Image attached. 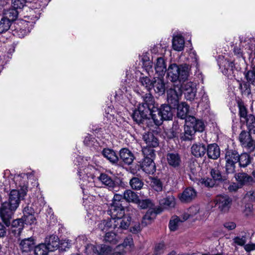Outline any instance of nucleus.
Listing matches in <instances>:
<instances>
[{
  "mask_svg": "<svg viewBox=\"0 0 255 255\" xmlns=\"http://www.w3.org/2000/svg\"><path fill=\"white\" fill-rule=\"evenodd\" d=\"M25 174L17 175L14 177L18 189L12 190L9 194L8 201L1 204L0 218L7 227H9L13 214L19 206L20 201L23 200L27 194L28 182L23 180Z\"/></svg>",
  "mask_w": 255,
  "mask_h": 255,
  "instance_id": "f257e3e1",
  "label": "nucleus"
},
{
  "mask_svg": "<svg viewBox=\"0 0 255 255\" xmlns=\"http://www.w3.org/2000/svg\"><path fill=\"white\" fill-rule=\"evenodd\" d=\"M155 150L151 148H143L142 152L144 158L139 162L137 170L141 169L147 174H153L156 171V166L154 162L156 154Z\"/></svg>",
  "mask_w": 255,
  "mask_h": 255,
  "instance_id": "f03ea898",
  "label": "nucleus"
},
{
  "mask_svg": "<svg viewBox=\"0 0 255 255\" xmlns=\"http://www.w3.org/2000/svg\"><path fill=\"white\" fill-rule=\"evenodd\" d=\"M168 79L173 82H185L189 76V67L187 64L178 65L171 64L167 70Z\"/></svg>",
  "mask_w": 255,
  "mask_h": 255,
  "instance_id": "7ed1b4c3",
  "label": "nucleus"
},
{
  "mask_svg": "<svg viewBox=\"0 0 255 255\" xmlns=\"http://www.w3.org/2000/svg\"><path fill=\"white\" fill-rule=\"evenodd\" d=\"M133 121L138 126L145 128L153 126V121L149 109H145L143 105H138L132 115Z\"/></svg>",
  "mask_w": 255,
  "mask_h": 255,
  "instance_id": "20e7f679",
  "label": "nucleus"
},
{
  "mask_svg": "<svg viewBox=\"0 0 255 255\" xmlns=\"http://www.w3.org/2000/svg\"><path fill=\"white\" fill-rule=\"evenodd\" d=\"M173 109L172 106L168 104H162L159 107L157 106V110L151 115L153 122L156 126L161 125L164 121L171 120L173 118Z\"/></svg>",
  "mask_w": 255,
  "mask_h": 255,
  "instance_id": "39448f33",
  "label": "nucleus"
},
{
  "mask_svg": "<svg viewBox=\"0 0 255 255\" xmlns=\"http://www.w3.org/2000/svg\"><path fill=\"white\" fill-rule=\"evenodd\" d=\"M98 178L103 185L106 186L110 190H114L115 188L118 187H124L125 186L123 179L119 177L113 178L111 176L105 173H101Z\"/></svg>",
  "mask_w": 255,
  "mask_h": 255,
  "instance_id": "423d86ee",
  "label": "nucleus"
},
{
  "mask_svg": "<svg viewBox=\"0 0 255 255\" xmlns=\"http://www.w3.org/2000/svg\"><path fill=\"white\" fill-rule=\"evenodd\" d=\"M239 141L243 147L252 150L255 147V132L242 131L239 136Z\"/></svg>",
  "mask_w": 255,
  "mask_h": 255,
  "instance_id": "0eeeda50",
  "label": "nucleus"
},
{
  "mask_svg": "<svg viewBox=\"0 0 255 255\" xmlns=\"http://www.w3.org/2000/svg\"><path fill=\"white\" fill-rule=\"evenodd\" d=\"M182 94L180 87L177 86L174 88H170L167 91V100L168 105L172 108L177 107L179 104V99Z\"/></svg>",
  "mask_w": 255,
  "mask_h": 255,
  "instance_id": "6e6552de",
  "label": "nucleus"
},
{
  "mask_svg": "<svg viewBox=\"0 0 255 255\" xmlns=\"http://www.w3.org/2000/svg\"><path fill=\"white\" fill-rule=\"evenodd\" d=\"M232 200L227 195L217 196L215 199L216 206L222 213H226L229 210Z\"/></svg>",
  "mask_w": 255,
  "mask_h": 255,
  "instance_id": "1a4fd4ad",
  "label": "nucleus"
},
{
  "mask_svg": "<svg viewBox=\"0 0 255 255\" xmlns=\"http://www.w3.org/2000/svg\"><path fill=\"white\" fill-rule=\"evenodd\" d=\"M185 123L189 126L196 132H202L205 128V125L202 120L196 118L194 116H189L186 119Z\"/></svg>",
  "mask_w": 255,
  "mask_h": 255,
  "instance_id": "9d476101",
  "label": "nucleus"
},
{
  "mask_svg": "<svg viewBox=\"0 0 255 255\" xmlns=\"http://www.w3.org/2000/svg\"><path fill=\"white\" fill-rule=\"evenodd\" d=\"M108 214L111 216L113 220L123 217L125 215V208L122 204L112 203L109 207Z\"/></svg>",
  "mask_w": 255,
  "mask_h": 255,
  "instance_id": "9b49d317",
  "label": "nucleus"
},
{
  "mask_svg": "<svg viewBox=\"0 0 255 255\" xmlns=\"http://www.w3.org/2000/svg\"><path fill=\"white\" fill-rule=\"evenodd\" d=\"M143 102L139 104L138 105H143L145 109H149V111L150 112L151 115L154 112V110H157V104L154 100L153 96L150 93H146L143 96H142Z\"/></svg>",
  "mask_w": 255,
  "mask_h": 255,
  "instance_id": "f8f14e48",
  "label": "nucleus"
},
{
  "mask_svg": "<svg viewBox=\"0 0 255 255\" xmlns=\"http://www.w3.org/2000/svg\"><path fill=\"white\" fill-rule=\"evenodd\" d=\"M197 196V192L195 189L189 187L186 188L179 195L180 200L183 203H190L194 200Z\"/></svg>",
  "mask_w": 255,
  "mask_h": 255,
  "instance_id": "ddd939ff",
  "label": "nucleus"
},
{
  "mask_svg": "<svg viewBox=\"0 0 255 255\" xmlns=\"http://www.w3.org/2000/svg\"><path fill=\"white\" fill-rule=\"evenodd\" d=\"M183 92L187 100L192 101L194 100L196 94V89L192 83H187L180 87Z\"/></svg>",
  "mask_w": 255,
  "mask_h": 255,
  "instance_id": "4468645a",
  "label": "nucleus"
},
{
  "mask_svg": "<svg viewBox=\"0 0 255 255\" xmlns=\"http://www.w3.org/2000/svg\"><path fill=\"white\" fill-rule=\"evenodd\" d=\"M166 159L168 165L174 169H179L181 165L182 160L180 155L175 152L168 153Z\"/></svg>",
  "mask_w": 255,
  "mask_h": 255,
  "instance_id": "2eb2a0df",
  "label": "nucleus"
},
{
  "mask_svg": "<svg viewBox=\"0 0 255 255\" xmlns=\"http://www.w3.org/2000/svg\"><path fill=\"white\" fill-rule=\"evenodd\" d=\"M119 161L122 160L125 164L129 165L135 159L133 153L128 148H123L119 151Z\"/></svg>",
  "mask_w": 255,
  "mask_h": 255,
  "instance_id": "dca6fc26",
  "label": "nucleus"
},
{
  "mask_svg": "<svg viewBox=\"0 0 255 255\" xmlns=\"http://www.w3.org/2000/svg\"><path fill=\"white\" fill-rule=\"evenodd\" d=\"M210 173L215 183L218 182L219 183H227L229 182L228 176L225 173L222 174L218 167L211 168Z\"/></svg>",
  "mask_w": 255,
  "mask_h": 255,
  "instance_id": "f3484780",
  "label": "nucleus"
},
{
  "mask_svg": "<svg viewBox=\"0 0 255 255\" xmlns=\"http://www.w3.org/2000/svg\"><path fill=\"white\" fill-rule=\"evenodd\" d=\"M114 230L127 229L131 222V217L129 216H125L119 219H114Z\"/></svg>",
  "mask_w": 255,
  "mask_h": 255,
  "instance_id": "a211bd4d",
  "label": "nucleus"
},
{
  "mask_svg": "<svg viewBox=\"0 0 255 255\" xmlns=\"http://www.w3.org/2000/svg\"><path fill=\"white\" fill-rule=\"evenodd\" d=\"M44 244L50 252H53L59 248L60 240L58 236L52 235L45 238Z\"/></svg>",
  "mask_w": 255,
  "mask_h": 255,
  "instance_id": "6ab92c4d",
  "label": "nucleus"
},
{
  "mask_svg": "<svg viewBox=\"0 0 255 255\" xmlns=\"http://www.w3.org/2000/svg\"><path fill=\"white\" fill-rule=\"evenodd\" d=\"M10 225H11L10 233L15 237H19L24 228L23 221L21 218L17 219L10 222Z\"/></svg>",
  "mask_w": 255,
  "mask_h": 255,
  "instance_id": "aec40b11",
  "label": "nucleus"
},
{
  "mask_svg": "<svg viewBox=\"0 0 255 255\" xmlns=\"http://www.w3.org/2000/svg\"><path fill=\"white\" fill-rule=\"evenodd\" d=\"M143 139L146 144V146L143 148L148 147L153 149L159 145V140L157 137L151 132H148L144 134Z\"/></svg>",
  "mask_w": 255,
  "mask_h": 255,
  "instance_id": "412c9836",
  "label": "nucleus"
},
{
  "mask_svg": "<svg viewBox=\"0 0 255 255\" xmlns=\"http://www.w3.org/2000/svg\"><path fill=\"white\" fill-rule=\"evenodd\" d=\"M35 244V240L33 238H25L20 242L19 248L22 252L28 253L33 251Z\"/></svg>",
  "mask_w": 255,
  "mask_h": 255,
  "instance_id": "4be33fe9",
  "label": "nucleus"
},
{
  "mask_svg": "<svg viewBox=\"0 0 255 255\" xmlns=\"http://www.w3.org/2000/svg\"><path fill=\"white\" fill-rule=\"evenodd\" d=\"M102 155L112 164L119 165V158L116 152L112 149L105 148L102 151Z\"/></svg>",
  "mask_w": 255,
  "mask_h": 255,
  "instance_id": "5701e85b",
  "label": "nucleus"
},
{
  "mask_svg": "<svg viewBox=\"0 0 255 255\" xmlns=\"http://www.w3.org/2000/svg\"><path fill=\"white\" fill-rule=\"evenodd\" d=\"M152 89L158 96H161L165 91V83L163 79L161 78H154Z\"/></svg>",
  "mask_w": 255,
  "mask_h": 255,
  "instance_id": "b1692460",
  "label": "nucleus"
},
{
  "mask_svg": "<svg viewBox=\"0 0 255 255\" xmlns=\"http://www.w3.org/2000/svg\"><path fill=\"white\" fill-rule=\"evenodd\" d=\"M182 129L177 122L174 121L172 128L166 132V135L168 139L178 138L181 139Z\"/></svg>",
  "mask_w": 255,
  "mask_h": 255,
  "instance_id": "393cba45",
  "label": "nucleus"
},
{
  "mask_svg": "<svg viewBox=\"0 0 255 255\" xmlns=\"http://www.w3.org/2000/svg\"><path fill=\"white\" fill-rule=\"evenodd\" d=\"M207 147L203 143H196L191 146V153L195 157H201L206 153Z\"/></svg>",
  "mask_w": 255,
  "mask_h": 255,
  "instance_id": "a878e982",
  "label": "nucleus"
},
{
  "mask_svg": "<svg viewBox=\"0 0 255 255\" xmlns=\"http://www.w3.org/2000/svg\"><path fill=\"white\" fill-rule=\"evenodd\" d=\"M173 108V109H177V116L178 118L186 121V119L188 117L187 115L189 111V106L186 103L182 102L179 104L177 107Z\"/></svg>",
  "mask_w": 255,
  "mask_h": 255,
  "instance_id": "bb28decb",
  "label": "nucleus"
},
{
  "mask_svg": "<svg viewBox=\"0 0 255 255\" xmlns=\"http://www.w3.org/2000/svg\"><path fill=\"white\" fill-rule=\"evenodd\" d=\"M154 69L156 73L160 76H163L167 70L166 61L162 57H158L156 59Z\"/></svg>",
  "mask_w": 255,
  "mask_h": 255,
  "instance_id": "cd10ccee",
  "label": "nucleus"
},
{
  "mask_svg": "<svg viewBox=\"0 0 255 255\" xmlns=\"http://www.w3.org/2000/svg\"><path fill=\"white\" fill-rule=\"evenodd\" d=\"M206 149V153L209 158L215 160L220 157V149L217 144H209Z\"/></svg>",
  "mask_w": 255,
  "mask_h": 255,
  "instance_id": "c85d7f7f",
  "label": "nucleus"
},
{
  "mask_svg": "<svg viewBox=\"0 0 255 255\" xmlns=\"http://www.w3.org/2000/svg\"><path fill=\"white\" fill-rule=\"evenodd\" d=\"M194 129H193L185 123L184 126V131H181V139L182 141H190L194 139L196 133Z\"/></svg>",
  "mask_w": 255,
  "mask_h": 255,
  "instance_id": "c756f323",
  "label": "nucleus"
},
{
  "mask_svg": "<svg viewBox=\"0 0 255 255\" xmlns=\"http://www.w3.org/2000/svg\"><path fill=\"white\" fill-rule=\"evenodd\" d=\"M160 207L162 211L164 209L173 207L175 205V198L172 195H169L159 200Z\"/></svg>",
  "mask_w": 255,
  "mask_h": 255,
  "instance_id": "7c9ffc66",
  "label": "nucleus"
},
{
  "mask_svg": "<svg viewBox=\"0 0 255 255\" xmlns=\"http://www.w3.org/2000/svg\"><path fill=\"white\" fill-rule=\"evenodd\" d=\"M235 101L239 109V115L241 120L248 115V110L247 106L241 98L239 97H236Z\"/></svg>",
  "mask_w": 255,
  "mask_h": 255,
  "instance_id": "2f4dec72",
  "label": "nucleus"
},
{
  "mask_svg": "<svg viewBox=\"0 0 255 255\" xmlns=\"http://www.w3.org/2000/svg\"><path fill=\"white\" fill-rule=\"evenodd\" d=\"M241 123L246 124L248 129L250 132H255V117L252 114H250L246 116L245 118H243L240 120Z\"/></svg>",
  "mask_w": 255,
  "mask_h": 255,
  "instance_id": "473e14b6",
  "label": "nucleus"
},
{
  "mask_svg": "<svg viewBox=\"0 0 255 255\" xmlns=\"http://www.w3.org/2000/svg\"><path fill=\"white\" fill-rule=\"evenodd\" d=\"M238 82L239 84V89L241 94L249 97L252 95L251 84L243 80H238Z\"/></svg>",
  "mask_w": 255,
  "mask_h": 255,
  "instance_id": "72a5a7b5",
  "label": "nucleus"
},
{
  "mask_svg": "<svg viewBox=\"0 0 255 255\" xmlns=\"http://www.w3.org/2000/svg\"><path fill=\"white\" fill-rule=\"evenodd\" d=\"M114 220L113 219L104 220L98 224V229L103 233H107L110 230L114 229Z\"/></svg>",
  "mask_w": 255,
  "mask_h": 255,
  "instance_id": "f704fd0d",
  "label": "nucleus"
},
{
  "mask_svg": "<svg viewBox=\"0 0 255 255\" xmlns=\"http://www.w3.org/2000/svg\"><path fill=\"white\" fill-rule=\"evenodd\" d=\"M184 39L182 36H176L173 38L172 47L174 50L181 51L184 47Z\"/></svg>",
  "mask_w": 255,
  "mask_h": 255,
  "instance_id": "c9c22d12",
  "label": "nucleus"
},
{
  "mask_svg": "<svg viewBox=\"0 0 255 255\" xmlns=\"http://www.w3.org/2000/svg\"><path fill=\"white\" fill-rule=\"evenodd\" d=\"M239 154L235 149L227 148L226 150L225 160L234 161L237 163L239 160Z\"/></svg>",
  "mask_w": 255,
  "mask_h": 255,
  "instance_id": "e433bc0d",
  "label": "nucleus"
},
{
  "mask_svg": "<svg viewBox=\"0 0 255 255\" xmlns=\"http://www.w3.org/2000/svg\"><path fill=\"white\" fill-rule=\"evenodd\" d=\"M19 11L14 7L9 8L4 11L3 15L12 23L18 16Z\"/></svg>",
  "mask_w": 255,
  "mask_h": 255,
  "instance_id": "4c0bfd02",
  "label": "nucleus"
},
{
  "mask_svg": "<svg viewBox=\"0 0 255 255\" xmlns=\"http://www.w3.org/2000/svg\"><path fill=\"white\" fill-rule=\"evenodd\" d=\"M221 68L223 74L229 76L233 74L235 65L233 62L225 61L224 65Z\"/></svg>",
  "mask_w": 255,
  "mask_h": 255,
  "instance_id": "58836bf2",
  "label": "nucleus"
},
{
  "mask_svg": "<svg viewBox=\"0 0 255 255\" xmlns=\"http://www.w3.org/2000/svg\"><path fill=\"white\" fill-rule=\"evenodd\" d=\"M124 199L128 202L136 203L138 201V196L131 190H126L124 192Z\"/></svg>",
  "mask_w": 255,
  "mask_h": 255,
  "instance_id": "ea45409f",
  "label": "nucleus"
},
{
  "mask_svg": "<svg viewBox=\"0 0 255 255\" xmlns=\"http://www.w3.org/2000/svg\"><path fill=\"white\" fill-rule=\"evenodd\" d=\"M239 162L240 167L245 168L249 165L251 162L252 158L250 155L247 153H243L241 155L239 154Z\"/></svg>",
  "mask_w": 255,
  "mask_h": 255,
  "instance_id": "a19ab883",
  "label": "nucleus"
},
{
  "mask_svg": "<svg viewBox=\"0 0 255 255\" xmlns=\"http://www.w3.org/2000/svg\"><path fill=\"white\" fill-rule=\"evenodd\" d=\"M33 250L34 255H48L50 252L44 243L39 244L37 246L35 245Z\"/></svg>",
  "mask_w": 255,
  "mask_h": 255,
  "instance_id": "79ce46f5",
  "label": "nucleus"
},
{
  "mask_svg": "<svg viewBox=\"0 0 255 255\" xmlns=\"http://www.w3.org/2000/svg\"><path fill=\"white\" fill-rule=\"evenodd\" d=\"M11 25L12 23L10 20L2 15L0 20V33L7 31L10 28Z\"/></svg>",
  "mask_w": 255,
  "mask_h": 255,
  "instance_id": "37998d69",
  "label": "nucleus"
},
{
  "mask_svg": "<svg viewBox=\"0 0 255 255\" xmlns=\"http://www.w3.org/2000/svg\"><path fill=\"white\" fill-rule=\"evenodd\" d=\"M245 49L248 54L249 58L255 57V40H250L246 45Z\"/></svg>",
  "mask_w": 255,
  "mask_h": 255,
  "instance_id": "c03bdc74",
  "label": "nucleus"
},
{
  "mask_svg": "<svg viewBox=\"0 0 255 255\" xmlns=\"http://www.w3.org/2000/svg\"><path fill=\"white\" fill-rule=\"evenodd\" d=\"M161 212L162 210L160 209H157L156 210L154 209H149L143 216L144 221L146 220L151 223L155 218L156 215Z\"/></svg>",
  "mask_w": 255,
  "mask_h": 255,
  "instance_id": "a18cd8bd",
  "label": "nucleus"
},
{
  "mask_svg": "<svg viewBox=\"0 0 255 255\" xmlns=\"http://www.w3.org/2000/svg\"><path fill=\"white\" fill-rule=\"evenodd\" d=\"M104 241L106 243H110L113 245H116L118 243L117 235L115 233L109 231L107 232L104 236Z\"/></svg>",
  "mask_w": 255,
  "mask_h": 255,
  "instance_id": "49530a36",
  "label": "nucleus"
},
{
  "mask_svg": "<svg viewBox=\"0 0 255 255\" xmlns=\"http://www.w3.org/2000/svg\"><path fill=\"white\" fill-rule=\"evenodd\" d=\"M129 184L132 189L140 190L143 185V182L140 178L133 177L130 180Z\"/></svg>",
  "mask_w": 255,
  "mask_h": 255,
  "instance_id": "de8ad7c7",
  "label": "nucleus"
},
{
  "mask_svg": "<svg viewBox=\"0 0 255 255\" xmlns=\"http://www.w3.org/2000/svg\"><path fill=\"white\" fill-rule=\"evenodd\" d=\"M139 82L142 86H144L150 92L152 89L153 80L151 81L147 76H142L139 78Z\"/></svg>",
  "mask_w": 255,
  "mask_h": 255,
  "instance_id": "09e8293b",
  "label": "nucleus"
},
{
  "mask_svg": "<svg viewBox=\"0 0 255 255\" xmlns=\"http://www.w3.org/2000/svg\"><path fill=\"white\" fill-rule=\"evenodd\" d=\"M136 203L138 204L141 209H143L147 208H149V209H153V207L154 206L151 200L148 199L140 200L138 198V201Z\"/></svg>",
  "mask_w": 255,
  "mask_h": 255,
  "instance_id": "8fccbe9b",
  "label": "nucleus"
},
{
  "mask_svg": "<svg viewBox=\"0 0 255 255\" xmlns=\"http://www.w3.org/2000/svg\"><path fill=\"white\" fill-rule=\"evenodd\" d=\"M236 180L241 184L249 182L252 180V177L245 173H239L235 175Z\"/></svg>",
  "mask_w": 255,
  "mask_h": 255,
  "instance_id": "3c124183",
  "label": "nucleus"
},
{
  "mask_svg": "<svg viewBox=\"0 0 255 255\" xmlns=\"http://www.w3.org/2000/svg\"><path fill=\"white\" fill-rule=\"evenodd\" d=\"M14 28L13 29L12 26L11 29L12 31V34L14 36H17L19 38H23L26 34L27 31L25 29L21 28L19 25L14 26Z\"/></svg>",
  "mask_w": 255,
  "mask_h": 255,
  "instance_id": "603ef678",
  "label": "nucleus"
},
{
  "mask_svg": "<svg viewBox=\"0 0 255 255\" xmlns=\"http://www.w3.org/2000/svg\"><path fill=\"white\" fill-rule=\"evenodd\" d=\"M151 183L153 188L156 191L160 192L162 190L163 184L160 179L156 177H153L151 178Z\"/></svg>",
  "mask_w": 255,
  "mask_h": 255,
  "instance_id": "864d4df0",
  "label": "nucleus"
},
{
  "mask_svg": "<svg viewBox=\"0 0 255 255\" xmlns=\"http://www.w3.org/2000/svg\"><path fill=\"white\" fill-rule=\"evenodd\" d=\"M236 163L234 161H229L226 160V173L225 174L228 176L229 174H232L235 172Z\"/></svg>",
  "mask_w": 255,
  "mask_h": 255,
  "instance_id": "5fc2aeb1",
  "label": "nucleus"
},
{
  "mask_svg": "<svg viewBox=\"0 0 255 255\" xmlns=\"http://www.w3.org/2000/svg\"><path fill=\"white\" fill-rule=\"evenodd\" d=\"M166 249L164 243L156 244L154 247V253L152 255H161L164 254Z\"/></svg>",
  "mask_w": 255,
  "mask_h": 255,
  "instance_id": "6e6d98bb",
  "label": "nucleus"
},
{
  "mask_svg": "<svg viewBox=\"0 0 255 255\" xmlns=\"http://www.w3.org/2000/svg\"><path fill=\"white\" fill-rule=\"evenodd\" d=\"M97 253L98 255H110L112 252V248L108 245H102Z\"/></svg>",
  "mask_w": 255,
  "mask_h": 255,
  "instance_id": "4d7b16f0",
  "label": "nucleus"
},
{
  "mask_svg": "<svg viewBox=\"0 0 255 255\" xmlns=\"http://www.w3.org/2000/svg\"><path fill=\"white\" fill-rule=\"evenodd\" d=\"M245 77L247 82L253 86H255V73L250 70L245 73Z\"/></svg>",
  "mask_w": 255,
  "mask_h": 255,
  "instance_id": "13d9d810",
  "label": "nucleus"
},
{
  "mask_svg": "<svg viewBox=\"0 0 255 255\" xmlns=\"http://www.w3.org/2000/svg\"><path fill=\"white\" fill-rule=\"evenodd\" d=\"M23 221V223L26 225H32L36 221L34 214L23 215L21 218Z\"/></svg>",
  "mask_w": 255,
  "mask_h": 255,
  "instance_id": "bf43d9fd",
  "label": "nucleus"
},
{
  "mask_svg": "<svg viewBox=\"0 0 255 255\" xmlns=\"http://www.w3.org/2000/svg\"><path fill=\"white\" fill-rule=\"evenodd\" d=\"M26 0H12V6L16 9H21L26 4Z\"/></svg>",
  "mask_w": 255,
  "mask_h": 255,
  "instance_id": "052dcab7",
  "label": "nucleus"
},
{
  "mask_svg": "<svg viewBox=\"0 0 255 255\" xmlns=\"http://www.w3.org/2000/svg\"><path fill=\"white\" fill-rule=\"evenodd\" d=\"M85 252L87 254H97L98 250L96 246L92 244H88L85 246Z\"/></svg>",
  "mask_w": 255,
  "mask_h": 255,
  "instance_id": "680f3d73",
  "label": "nucleus"
},
{
  "mask_svg": "<svg viewBox=\"0 0 255 255\" xmlns=\"http://www.w3.org/2000/svg\"><path fill=\"white\" fill-rule=\"evenodd\" d=\"M200 183L202 185H204L207 187H213L215 184L214 181L210 178H202L200 180Z\"/></svg>",
  "mask_w": 255,
  "mask_h": 255,
  "instance_id": "e2e57ef3",
  "label": "nucleus"
},
{
  "mask_svg": "<svg viewBox=\"0 0 255 255\" xmlns=\"http://www.w3.org/2000/svg\"><path fill=\"white\" fill-rule=\"evenodd\" d=\"M190 57L192 59V62L191 63V67H195L197 69L198 68V57L195 51L192 52L190 53Z\"/></svg>",
  "mask_w": 255,
  "mask_h": 255,
  "instance_id": "0e129e2a",
  "label": "nucleus"
},
{
  "mask_svg": "<svg viewBox=\"0 0 255 255\" xmlns=\"http://www.w3.org/2000/svg\"><path fill=\"white\" fill-rule=\"evenodd\" d=\"M234 243L239 246H245L246 243V236L241 237H236L233 239Z\"/></svg>",
  "mask_w": 255,
  "mask_h": 255,
  "instance_id": "69168bd1",
  "label": "nucleus"
},
{
  "mask_svg": "<svg viewBox=\"0 0 255 255\" xmlns=\"http://www.w3.org/2000/svg\"><path fill=\"white\" fill-rule=\"evenodd\" d=\"M179 222V219L178 218L170 221L169 228L171 231H175L177 229Z\"/></svg>",
  "mask_w": 255,
  "mask_h": 255,
  "instance_id": "338daca9",
  "label": "nucleus"
},
{
  "mask_svg": "<svg viewBox=\"0 0 255 255\" xmlns=\"http://www.w3.org/2000/svg\"><path fill=\"white\" fill-rule=\"evenodd\" d=\"M71 243L69 240H61L60 241L59 248L62 251H66V249H69L71 247Z\"/></svg>",
  "mask_w": 255,
  "mask_h": 255,
  "instance_id": "774afa93",
  "label": "nucleus"
}]
</instances>
